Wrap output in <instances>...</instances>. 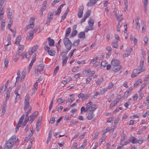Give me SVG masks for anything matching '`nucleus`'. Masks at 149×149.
<instances>
[{"instance_id": "37998d69", "label": "nucleus", "mask_w": 149, "mask_h": 149, "mask_svg": "<svg viewBox=\"0 0 149 149\" xmlns=\"http://www.w3.org/2000/svg\"><path fill=\"white\" fill-rule=\"evenodd\" d=\"M20 56V54H16L14 59V61L16 62L19 59Z\"/></svg>"}, {"instance_id": "39448f33", "label": "nucleus", "mask_w": 149, "mask_h": 149, "mask_svg": "<svg viewBox=\"0 0 149 149\" xmlns=\"http://www.w3.org/2000/svg\"><path fill=\"white\" fill-rule=\"evenodd\" d=\"M38 114V112L37 111L34 112L29 117V120L32 123L37 117Z\"/></svg>"}, {"instance_id": "680f3d73", "label": "nucleus", "mask_w": 149, "mask_h": 149, "mask_svg": "<svg viewBox=\"0 0 149 149\" xmlns=\"http://www.w3.org/2000/svg\"><path fill=\"white\" fill-rule=\"evenodd\" d=\"M120 118L118 117L116 118L114 120V123L116 124H117L119 122Z\"/></svg>"}, {"instance_id": "a878e982", "label": "nucleus", "mask_w": 149, "mask_h": 149, "mask_svg": "<svg viewBox=\"0 0 149 149\" xmlns=\"http://www.w3.org/2000/svg\"><path fill=\"white\" fill-rule=\"evenodd\" d=\"M94 117V114L93 112L89 113L87 116V118L88 120H91Z\"/></svg>"}, {"instance_id": "0eeeda50", "label": "nucleus", "mask_w": 149, "mask_h": 149, "mask_svg": "<svg viewBox=\"0 0 149 149\" xmlns=\"http://www.w3.org/2000/svg\"><path fill=\"white\" fill-rule=\"evenodd\" d=\"M53 19V13L51 12H49L48 13L47 15V19L46 24L49 25Z\"/></svg>"}, {"instance_id": "9b49d317", "label": "nucleus", "mask_w": 149, "mask_h": 149, "mask_svg": "<svg viewBox=\"0 0 149 149\" xmlns=\"http://www.w3.org/2000/svg\"><path fill=\"white\" fill-rule=\"evenodd\" d=\"M84 9V7L83 6H80L77 15L79 18H81L82 16Z\"/></svg>"}, {"instance_id": "2f4dec72", "label": "nucleus", "mask_w": 149, "mask_h": 149, "mask_svg": "<svg viewBox=\"0 0 149 149\" xmlns=\"http://www.w3.org/2000/svg\"><path fill=\"white\" fill-rule=\"evenodd\" d=\"M11 36L10 35H8L7 39V41L8 42V43L6 44V46H8L9 45H10L11 44Z\"/></svg>"}, {"instance_id": "e433bc0d", "label": "nucleus", "mask_w": 149, "mask_h": 149, "mask_svg": "<svg viewBox=\"0 0 149 149\" xmlns=\"http://www.w3.org/2000/svg\"><path fill=\"white\" fill-rule=\"evenodd\" d=\"M122 24V23L121 22L119 21V22H118V25L117 26L116 29L117 31H120V27L121 26Z\"/></svg>"}, {"instance_id": "7c9ffc66", "label": "nucleus", "mask_w": 149, "mask_h": 149, "mask_svg": "<svg viewBox=\"0 0 149 149\" xmlns=\"http://www.w3.org/2000/svg\"><path fill=\"white\" fill-rule=\"evenodd\" d=\"M85 33L84 32H82L79 33L78 35V36L79 38H84Z\"/></svg>"}, {"instance_id": "8fccbe9b", "label": "nucleus", "mask_w": 149, "mask_h": 149, "mask_svg": "<svg viewBox=\"0 0 149 149\" xmlns=\"http://www.w3.org/2000/svg\"><path fill=\"white\" fill-rule=\"evenodd\" d=\"M29 120V118H25V119L22 124V126H25L26 123L28 122Z\"/></svg>"}, {"instance_id": "e2e57ef3", "label": "nucleus", "mask_w": 149, "mask_h": 149, "mask_svg": "<svg viewBox=\"0 0 149 149\" xmlns=\"http://www.w3.org/2000/svg\"><path fill=\"white\" fill-rule=\"evenodd\" d=\"M86 134V132H84L80 136H79V137H78L79 138V139L83 138L84 137V136Z\"/></svg>"}, {"instance_id": "c9c22d12", "label": "nucleus", "mask_w": 149, "mask_h": 149, "mask_svg": "<svg viewBox=\"0 0 149 149\" xmlns=\"http://www.w3.org/2000/svg\"><path fill=\"white\" fill-rule=\"evenodd\" d=\"M33 33L32 31L29 33V36H28L27 38L28 40H31L33 38Z\"/></svg>"}, {"instance_id": "774afa93", "label": "nucleus", "mask_w": 149, "mask_h": 149, "mask_svg": "<svg viewBox=\"0 0 149 149\" xmlns=\"http://www.w3.org/2000/svg\"><path fill=\"white\" fill-rule=\"evenodd\" d=\"M145 81H149V75H147L144 79Z\"/></svg>"}, {"instance_id": "052dcab7", "label": "nucleus", "mask_w": 149, "mask_h": 149, "mask_svg": "<svg viewBox=\"0 0 149 149\" xmlns=\"http://www.w3.org/2000/svg\"><path fill=\"white\" fill-rule=\"evenodd\" d=\"M8 61L7 59H6L5 60L4 63L5 67H7L8 66Z\"/></svg>"}, {"instance_id": "0e129e2a", "label": "nucleus", "mask_w": 149, "mask_h": 149, "mask_svg": "<svg viewBox=\"0 0 149 149\" xmlns=\"http://www.w3.org/2000/svg\"><path fill=\"white\" fill-rule=\"evenodd\" d=\"M105 137L104 136H102L101 138L100 139V142L101 143L100 144H101V143L105 141Z\"/></svg>"}, {"instance_id": "4d7b16f0", "label": "nucleus", "mask_w": 149, "mask_h": 149, "mask_svg": "<svg viewBox=\"0 0 149 149\" xmlns=\"http://www.w3.org/2000/svg\"><path fill=\"white\" fill-rule=\"evenodd\" d=\"M64 101V100H63L61 98L58 100V102L59 104H60L63 102Z\"/></svg>"}, {"instance_id": "49530a36", "label": "nucleus", "mask_w": 149, "mask_h": 149, "mask_svg": "<svg viewBox=\"0 0 149 149\" xmlns=\"http://www.w3.org/2000/svg\"><path fill=\"white\" fill-rule=\"evenodd\" d=\"M77 30H75L73 31L71 35H70V36H71V37H73V36H76L77 33Z\"/></svg>"}, {"instance_id": "ea45409f", "label": "nucleus", "mask_w": 149, "mask_h": 149, "mask_svg": "<svg viewBox=\"0 0 149 149\" xmlns=\"http://www.w3.org/2000/svg\"><path fill=\"white\" fill-rule=\"evenodd\" d=\"M116 18L118 19V22H119V21L121 22V21L123 20V17L122 15H120L119 16L118 15L116 17Z\"/></svg>"}, {"instance_id": "a211bd4d", "label": "nucleus", "mask_w": 149, "mask_h": 149, "mask_svg": "<svg viewBox=\"0 0 149 149\" xmlns=\"http://www.w3.org/2000/svg\"><path fill=\"white\" fill-rule=\"evenodd\" d=\"M40 81H38V79L37 80L36 82L35 83L34 85V87L33 89V93H34L36 91L38 88V83L40 82Z\"/></svg>"}, {"instance_id": "bf43d9fd", "label": "nucleus", "mask_w": 149, "mask_h": 149, "mask_svg": "<svg viewBox=\"0 0 149 149\" xmlns=\"http://www.w3.org/2000/svg\"><path fill=\"white\" fill-rule=\"evenodd\" d=\"M95 73V71H92L89 72L88 73L89 76V77H91L93 76Z\"/></svg>"}, {"instance_id": "aec40b11", "label": "nucleus", "mask_w": 149, "mask_h": 149, "mask_svg": "<svg viewBox=\"0 0 149 149\" xmlns=\"http://www.w3.org/2000/svg\"><path fill=\"white\" fill-rule=\"evenodd\" d=\"M36 53H34L33 56L32 60L29 65L30 67H31L33 65V63L36 60Z\"/></svg>"}, {"instance_id": "7ed1b4c3", "label": "nucleus", "mask_w": 149, "mask_h": 149, "mask_svg": "<svg viewBox=\"0 0 149 149\" xmlns=\"http://www.w3.org/2000/svg\"><path fill=\"white\" fill-rule=\"evenodd\" d=\"M88 23L89 26H86L85 29V32H87L89 30H92L93 29V26L94 24L93 20L91 18H90L89 20L88 21Z\"/></svg>"}, {"instance_id": "dca6fc26", "label": "nucleus", "mask_w": 149, "mask_h": 149, "mask_svg": "<svg viewBox=\"0 0 149 149\" xmlns=\"http://www.w3.org/2000/svg\"><path fill=\"white\" fill-rule=\"evenodd\" d=\"M132 51V48H127L126 51V52L125 54L123 55L124 57H127L128 55H130Z\"/></svg>"}, {"instance_id": "de8ad7c7", "label": "nucleus", "mask_w": 149, "mask_h": 149, "mask_svg": "<svg viewBox=\"0 0 149 149\" xmlns=\"http://www.w3.org/2000/svg\"><path fill=\"white\" fill-rule=\"evenodd\" d=\"M91 13V10H88L84 16H86L87 17H88L89 16Z\"/></svg>"}, {"instance_id": "f704fd0d", "label": "nucleus", "mask_w": 149, "mask_h": 149, "mask_svg": "<svg viewBox=\"0 0 149 149\" xmlns=\"http://www.w3.org/2000/svg\"><path fill=\"white\" fill-rule=\"evenodd\" d=\"M26 75V72L25 71H23L22 73V77L20 81H23L25 77V76Z\"/></svg>"}, {"instance_id": "c03bdc74", "label": "nucleus", "mask_w": 149, "mask_h": 149, "mask_svg": "<svg viewBox=\"0 0 149 149\" xmlns=\"http://www.w3.org/2000/svg\"><path fill=\"white\" fill-rule=\"evenodd\" d=\"M90 94L89 93H87L86 95H84V98L82 99V100H84L86 99H87L90 96Z\"/></svg>"}, {"instance_id": "09e8293b", "label": "nucleus", "mask_w": 149, "mask_h": 149, "mask_svg": "<svg viewBox=\"0 0 149 149\" xmlns=\"http://www.w3.org/2000/svg\"><path fill=\"white\" fill-rule=\"evenodd\" d=\"M34 21H35V19L33 17H31L30 19L29 22H30V24H34Z\"/></svg>"}, {"instance_id": "f257e3e1", "label": "nucleus", "mask_w": 149, "mask_h": 149, "mask_svg": "<svg viewBox=\"0 0 149 149\" xmlns=\"http://www.w3.org/2000/svg\"><path fill=\"white\" fill-rule=\"evenodd\" d=\"M16 139L15 135H13L7 141L4 146L11 149L14 145V143L16 141Z\"/></svg>"}, {"instance_id": "f03ea898", "label": "nucleus", "mask_w": 149, "mask_h": 149, "mask_svg": "<svg viewBox=\"0 0 149 149\" xmlns=\"http://www.w3.org/2000/svg\"><path fill=\"white\" fill-rule=\"evenodd\" d=\"M63 43L67 50L69 51L71 49L72 43L69 38H64Z\"/></svg>"}, {"instance_id": "603ef678", "label": "nucleus", "mask_w": 149, "mask_h": 149, "mask_svg": "<svg viewBox=\"0 0 149 149\" xmlns=\"http://www.w3.org/2000/svg\"><path fill=\"white\" fill-rule=\"evenodd\" d=\"M107 88H102V90H101V93L102 94H104L105 92L107 91Z\"/></svg>"}, {"instance_id": "58836bf2", "label": "nucleus", "mask_w": 149, "mask_h": 149, "mask_svg": "<svg viewBox=\"0 0 149 149\" xmlns=\"http://www.w3.org/2000/svg\"><path fill=\"white\" fill-rule=\"evenodd\" d=\"M103 80V78H101L98 79L97 81L96 82V84L97 85H99L102 81Z\"/></svg>"}, {"instance_id": "13d9d810", "label": "nucleus", "mask_w": 149, "mask_h": 149, "mask_svg": "<svg viewBox=\"0 0 149 149\" xmlns=\"http://www.w3.org/2000/svg\"><path fill=\"white\" fill-rule=\"evenodd\" d=\"M42 116H40L39 117L37 124H41L40 122L42 120Z\"/></svg>"}, {"instance_id": "c85d7f7f", "label": "nucleus", "mask_w": 149, "mask_h": 149, "mask_svg": "<svg viewBox=\"0 0 149 149\" xmlns=\"http://www.w3.org/2000/svg\"><path fill=\"white\" fill-rule=\"evenodd\" d=\"M124 2L125 5V8L124 9V12H125L127 10V7L128 6L127 0H124Z\"/></svg>"}, {"instance_id": "a18cd8bd", "label": "nucleus", "mask_w": 149, "mask_h": 149, "mask_svg": "<svg viewBox=\"0 0 149 149\" xmlns=\"http://www.w3.org/2000/svg\"><path fill=\"white\" fill-rule=\"evenodd\" d=\"M68 59V58L67 57H66L65 58H63V63L62 65L63 66L66 63H67V60Z\"/></svg>"}, {"instance_id": "412c9836", "label": "nucleus", "mask_w": 149, "mask_h": 149, "mask_svg": "<svg viewBox=\"0 0 149 149\" xmlns=\"http://www.w3.org/2000/svg\"><path fill=\"white\" fill-rule=\"evenodd\" d=\"M135 21L136 22L135 26L137 30H139L140 29V23L139 22V18H136L135 19Z\"/></svg>"}, {"instance_id": "b1692460", "label": "nucleus", "mask_w": 149, "mask_h": 149, "mask_svg": "<svg viewBox=\"0 0 149 149\" xmlns=\"http://www.w3.org/2000/svg\"><path fill=\"white\" fill-rule=\"evenodd\" d=\"M32 52L33 51H31L30 50L29 51L26 53V54L25 55V57L28 59L33 54V53Z\"/></svg>"}, {"instance_id": "c756f323", "label": "nucleus", "mask_w": 149, "mask_h": 149, "mask_svg": "<svg viewBox=\"0 0 149 149\" xmlns=\"http://www.w3.org/2000/svg\"><path fill=\"white\" fill-rule=\"evenodd\" d=\"M130 141L132 143L135 144L137 143V140L135 137L132 136Z\"/></svg>"}, {"instance_id": "5fc2aeb1", "label": "nucleus", "mask_w": 149, "mask_h": 149, "mask_svg": "<svg viewBox=\"0 0 149 149\" xmlns=\"http://www.w3.org/2000/svg\"><path fill=\"white\" fill-rule=\"evenodd\" d=\"M59 68V67L58 66H57L55 68L54 70V74L53 75H55L57 72L58 71V70Z\"/></svg>"}, {"instance_id": "bb28decb", "label": "nucleus", "mask_w": 149, "mask_h": 149, "mask_svg": "<svg viewBox=\"0 0 149 149\" xmlns=\"http://www.w3.org/2000/svg\"><path fill=\"white\" fill-rule=\"evenodd\" d=\"M64 5H61L58 8L57 11L55 13V15H59L60 14L61 12V9Z\"/></svg>"}, {"instance_id": "4468645a", "label": "nucleus", "mask_w": 149, "mask_h": 149, "mask_svg": "<svg viewBox=\"0 0 149 149\" xmlns=\"http://www.w3.org/2000/svg\"><path fill=\"white\" fill-rule=\"evenodd\" d=\"M119 100V98H116V99L111 103L109 107L110 108V109H112L113 107L115 106Z\"/></svg>"}, {"instance_id": "423d86ee", "label": "nucleus", "mask_w": 149, "mask_h": 149, "mask_svg": "<svg viewBox=\"0 0 149 149\" xmlns=\"http://www.w3.org/2000/svg\"><path fill=\"white\" fill-rule=\"evenodd\" d=\"M144 62V59H141L140 61L139 65L138 67V69L139 70V71H141V72H143L146 69V68L145 67H143Z\"/></svg>"}, {"instance_id": "393cba45", "label": "nucleus", "mask_w": 149, "mask_h": 149, "mask_svg": "<svg viewBox=\"0 0 149 149\" xmlns=\"http://www.w3.org/2000/svg\"><path fill=\"white\" fill-rule=\"evenodd\" d=\"M44 67V65L42 64H39L38 65L36 68L37 69V70H38L40 71V72L42 70Z\"/></svg>"}, {"instance_id": "f3484780", "label": "nucleus", "mask_w": 149, "mask_h": 149, "mask_svg": "<svg viewBox=\"0 0 149 149\" xmlns=\"http://www.w3.org/2000/svg\"><path fill=\"white\" fill-rule=\"evenodd\" d=\"M118 40H114L111 43V45L113 47L117 48L118 46Z\"/></svg>"}, {"instance_id": "a19ab883", "label": "nucleus", "mask_w": 149, "mask_h": 149, "mask_svg": "<svg viewBox=\"0 0 149 149\" xmlns=\"http://www.w3.org/2000/svg\"><path fill=\"white\" fill-rule=\"evenodd\" d=\"M80 40L78 39L74 42L73 44V45L74 46H77L79 43Z\"/></svg>"}, {"instance_id": "864d4df0", "label": "nucleus", "mask_w": 149, "mask_h": 149, "mask_svg": "<svg viewBox=\"0 0 149 149\" xmlns=\"http://www.w3.org/2000/svg\"><path fill=\"white\" fill-rule=\"evenodd\" d=\"M141 83V80H138V81H136L134 84V87L137 86L138 85L140 84Z\"/></svg>"}, {"instance_id": "cd10ccee", "label": "nucleus", "mask_w": 149, "mask_h": 149, "mask_svg": "<svg viewBox=\"0 0 149 149\" xmlns=\"http://www.w3.org/2000/svg\"><path fill=\"white\" fill-rule=\"evenodd\" d=\"M48 40L49 42V46H51L54 45V40L49 38H48Z\"/></svg>"}, {"instance_id": "4c0bfd02", "label": "nucleus", "mask_w": 149, "mask_h": 149, "mask_svg": "<svg viewBox=\"0 0 149 149\" xmlns=\"http://www.w3.org/2000/svg\"><path fill=\"white\" fill-rule=\"evenodd\" d=\"M20 72L19 70H18L17 71V77L16 78V82H18V81L19 80V79L20 77Z\"/></svg>"}, {"instance_id": "69168bd1", "label": "nucleus", "mask_w": 149, "mask_h": 149, "mask_svg": "<svg viewBox=\"0 0 149 149\" xmlns=\"http://www.w3.org/2000/svg\"><path fill=\"white\" fill-rule=\"evenodd\" d=\"M84 96V94L82 93H81L78 95V97L79 98H82V99H83Z\"/></svg>"}, {"instance_id": "3c124183", "label": "nucleus", "mask_w": 149, "mask_h": 149, "mask_svg": "<svg viewBox=\"0 0 149 149\" xmlns=\"http://www.w3.org/2000/svg\"><path fill=\"white\" fill-rule=\"evenodd\" d=\"M31 107H30L28 108V111L26 112L25 113V116L26 117H27L28 116L29 114L30 113V112L31 110Z\"/></svg>"}, {"instance_id": "20e7f679", "label": "nucleus", "mask_w": 149, "mask_h": 149, "mask_svg": "<svg viewBox=\"0 0 149 149\" xmlns=\"http://www.w3.org/2000/svg\"><path fill=\"white\" fill-rule=\"evenodd\" d=\"M30 97L29 95L27 94L24 100V110L26 111L29 107V100Z\"/></svg>"}, {"instance_id": "2eb2a0df", "label": "nucleus", "mask_w": 149, "mask_h": 149, "mask_svg": "<svg viewBox=\"0 0 149 149\" xmlns=\"http://www.w3.org/2000/svg\"><path fill=\"white\" fill-rule=\"evenodd\" d=\"M6 107V102H3L2 107L1 116H2L5 113Z\"/></svg>"}, {"instance_id": "473e14b6", "label": "nucleus", "mask_w": 149, "mask_h": 149, "mask_svg": "<svg viewBox=\"0 0 149 149\" xmlns=\"http://www.w3.org/2000/svg\"><path fill=\"white\" fill-rule=\"evenodd\" d=\"M38 46L37 45H36L33 46L30 49V50L33 51L32 52L34 53L37 49L38 48Z\"/></svg>"}, {"instance_id": "ddd939ff", "label": "nucleus", "mask_w": 149, "mask_h": 149, "mask_svg": "<svg viewBox=\"0 0 149 149\" xmlns=\"http://www.w3.org/2000/svg\"><path fill=\"white\" fill-rule=\"evenodd\" d=\"M42 5L43 6L41 8L40 10V12L42 14H43V11H44L46 8L47 5V1H44L43 2Z\"/></svg>"}, {"instance_id": "6ab92c4d", "label": "nucleus", "mask_w": 149, "mask_h": 149, "mask_svg": "<svg viewBox=\"0 0 149 149\" xmlns=\"http://www.w3.org/2000/svg\"><path fill=\"white\" fill-rule=\"evenodd\" d=\"M122 68L121 65H116L114 66L113 68V70L115 72H117L118 71Z\"/></svg>"}, {"instance_id": "4be33fe9", "label": "nucleus", "mask_w": 149, "mask_h": 149, "mask_svg": "<svg viewBox=\"0 0 149 149\" xmlns=\"http://www.w3.org/2000/svg\"><path fill=\"white\" fill-rule=\"evenodd\" d=\"M120 64L119 61L116 60H112L111 62V64L112 66L119 65Z\"/></svg>"}, {"instance_id": "1a4fd4ad", "label": "nucleus", "mask_w": 149, "mask_h": 149, "mask_svg": "<svg viewBox=\"0 0 149 149\" xmlns=\"http://www.w3.org/2000/svg\"><path fill=\"white\" fill-rule=\"evenodd\" d=\"M141 71H139V69H135L133 71L132 74L131 75V77L132 78L136 77L140 73Z\"/></svg>"}, {"instance_id": "f8f14e48", "label": "nucleus", "mask_w": 149, "mask_h": 149, "mask_svg": "<svg viewBox=\"0 0 149 149\" xmlns=\"http://www.w3.org/2000/svg\"><path fill=\"white\" fill-rule=\"evenodd\" d=\"M99 0H90L89 1L86 5L87 7H91L95 5Z\"/></svg>"}, {"instance_id": "6e6552de", "label": "nucleus", "mask_w": 149, "mask_h": 149, "mask_svg": "<svg viewBox=\"0 0 149 149\" xmlns=\"http://www.w3.org/2000/svg\"><path fill=\"white\" fill-rule=\"evenodd\" d=\"M50 47L48 46H46L45 48V49L47 51V52H48L49 55L52 56H54L55 54V51L53 49H51L49 50Z\"/></svg>"}, {"instance_id": "79ce46f5", "label": "nucleus", "mask_w": 149, "mask_h": 149, "mask_svg": "<svg viewBox=\"0 0 149 149\" xmlns=\"http://www.w3.org/2000/svg\"><path fill=\"white\" fill-rule=\"evenodd\" d=\"M34 26V24H29L26 26V29H29L31 28H33Z\"/></svg>"}, {"instance_id": "72a5a7b5", "label": "nucleus", "mask_w": 149, "mask_h": 149, "mask_svg": "<svg viewBox=\"0 0 149 149\" xmlns=\"http://www.w3.org/2000/svg\"><path fill=\"white\" fill-rule=\"evenodd\" d=\"M21 38L20 36H19L16 39L15 43L17 45H18L19 44L21 40Z\"/></svg>"}, {"instance_id": "9d476101", "label": "nucleus", "mask_w": 149, "mask_h": 149, "mask_svg": "<svg viewBox=\"0 0 149 149\" xmlns=\"http://www.w3.org/2000/svg\"><path fill=\"white\" fill-rule=\"evenodd\" d=\"M98 107V106L95 104H93L88 107L89 111L93 112Z\"/></svg>"}, {"instance_id": "5701e85b", "label": "nucleus", "mask_w": 149, "mask_h": 149, "mask_svg": "<svg viewBox=\"0 0 149 149\" xmlns=\"http://www.w3.org/2000/svg\"><path fill=\"white\" fill-rule=\"evenodd\" d=\"M71 28L70 27L68 28L66 30L65 36L64 38H68L67 37L69 36L71 31Z\"/></svg>"}, {"instance_id": "6e6d98bb", "label": "nucleus", "mask_w": 149, "mask_h": 149, "mask_svg": "<svg viewBox=\"0 0 149 149\" xmlns=\"http://www.w3.org/2000/svg\"><path fill=\"white\" fill-rule=\"evenodd\" d=\"M107 62L106 61H102L101 63V65L104 67V68L107 66Z\"/></svg>"}, {"instance_id": "338daca9", "label": "nucleus", "mask_w": 149, "mask_h": 149, "mask_svg": "<svg viewBox=\"0 0 149 149\" xmlns=\"http://www.w3.org/2000/svg\"><path fill=\"white\" fill-rule=\"evenodd\" d=\"M118 11L116 9H115L114 11V13L116 17L118 16Z\"/></svg>"}]
</instances>
